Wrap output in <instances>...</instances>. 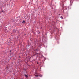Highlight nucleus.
I'll return each instance as SVG.
<instances>
[{
	"mask_svg": "<svg viewBox=\"0 0 79 79\" xmlns=\"http://www.w3.org/2000/svg\"><path fill=\"white\" fill-rule=\"evenodd\" d=\"M22 23H25V21L23 20V22H22Z\"/></svg>",
	"mask_w": 79,
	"mask_h": 79,
	"instance_id": "423d86ee",
	"label": "nucleus"
},
{
	"mask_svg": "<svg viewBox=\"0 0 79 79\" xmlns=\"http://www.w3.org/2000/svg\"><path fill=\"white\" fill-rule=\"evenodd\" d=\"M25 77H26V78H27V77H28V76L27 75L25 74Z\"/></svg>",
	"mask_w": 79,
	"mask_h": 79,
	"instance_id": "f257e3e1",
	"label": "nucleus"
},
{
	"mask_svg": "<svg viewBox=\"0 0 79 79\" xmlns=\"http://www.w3.org/2000/svg\"><path fill=\"white\" fill-rule=\"evenodd\" d=\"M8 67V66H7V67Z\"/></svg>",
	"mask_w": 79,
	"mask_h": 79,
	"instance_id": "6e6552de",
	"label": "nucleus"
},
{
	"mask_svg": "<svg viewBox=\"0 0 79 79\" xmlns=\"http://www.w3.org/2000/svg\"><path fill=\"white\" fill-rule=\"evenodd\" d=\"M59 16H60L61 14H59Z\"/></svg>",
	"mask_w": 79,
	"mask_h": 79,
	"instance_id": "0eeeda50",
	"label": "nucleus"
},
{
	"mask_svg": "<svg viewBox=\"0 0 79 79\" xmlns=\"http://www.w3.org/2000/svg\"><path fill=\"white\" fill-rule=\"evenodd\" d=\"M39 76H40V77H42V75H40Z\"/></svg>",
	"mask_w": 79,
	"mask_h": 79,
	"instance_id": "39448f33",
	"label": "nucleus"
},
{
	"mask_svg": "<svg viewBox=\"0 0 79 79\" xmlns=\"http://www.w3.org/2000/svg\"><path fill=\"white\" fill-rule=\"evenodd\" d=\"M35 76H36V77H37L39 76V75H36V74H35Z\"/></svg>",
	"mask_w": 79,
	"mask_h": 79,
	"instance_id": "f03ea898",
	"label": "nucleus"
},
{
	"mask_svg": "<svg viewBox=\"0 0 79 79\" xmlns=\"http://www.w3.org/2000/svg\"><path fill=\"white\" fill-rule=\"evenodd\" d=\"M61 19H63V17L62 16H61Z\"/></svg>",
	"mask_w": 79,
	"mask_h": 79,
	"instance_id": "20e7f679",
	"label": "nucleus"
},
{
	"mask_svg": "<svg viewBox=\"0 0 79 79\" xmlns=\"http://www.w3.org/2000/svg\"><path fill=\"white\" fill-rule=\"evenodd\" d=\"M4 30H5V29H6V30H7V28L5 27V28H4Z\"/></svg>",
	"mask_w": 79,
	"mask_h": 79,
	"instance_id": "7ed1b4c3",
	"label": "nucleus"
}]
</instances>
